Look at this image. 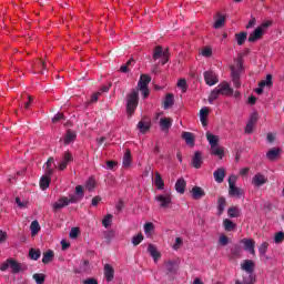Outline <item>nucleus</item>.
Masks as SVG:
<instances>
[{"label": "nucleus", "instance_id": "nucleus-1", "mask_svg": "<svg viewBox=\"0 0 284 284\" xmlns=\"http://www.w3.org/2000/svg\"><path fill=\"white\" fill-rule=\"evenodd\" d=\"M139 105V91L132 90L130 94L126 95V114L129 116H132L134 112L136 111V108Z\"/></svg>", "mask_w": 284, "mask_h": 284}, {"label": "nucleus", "instance_id": "nucleus-2", "mask_svg": "<svg viewBox=\"0 0 284 284\" xmlns=\"http://www.w3.org/2000/svg\"><path fill=\"white\" fill-rule=\"evenodd\" d=\"M153 59L158 61V59H162V65H165L168 61H170V49H164L161 45H156L153 50Z\"/></svg>", "mask_w": 284, "mask_h": 284}, {"label": "nucleus", "instance_id": "nucleus-3", "mask_svg": "<svg viewBox=\"0 0 284 284\" xmlns=\"http://www.w3.org/2000/svg\"><path fill=\"white\" fill-rule=\"evenodd\" d=\"M8 267L11 268L13 274H19L21 272V264L17 262L14 258H8L4 263L0 265V272H6Z\"/></svg>", "mask_w": 284, "mask_h": 284}, {"label": "nucleus", "instance_id": "nucleus-4", "mask_svg": "<svg viewBox=\"0 0 284 284\" xmlns=\"http://www.w3.org/2000/svg\"><path fill=\"white\" fill-rule=\"evenodd\" d=\"M229 194L237 199L243 195V190L236 186V175H231L229 179Z\"/></svg>", "mask_w": 284, "mask_h": 284}, {"label": "nucleus", "instance_id": "nucleus-5", "mask_svg": "<svg viewBox=\"0 0 284 284\" xmlns=\"http://www.w3.org/2000/svg\"><path fill=\"white\" fill-rule=\"evenodd\" d=\"M164 268L169 276H173L179 272V261L176 260H169L164 262Z\"/></svg>", "mask_w": 284, "mask_h": 284}, {"label": "nucleus", "instance_id": "nucleus-6", "mask_svg": "<svg viewBox=\"0 0 284 284\" xmlns=\"http://www.w3.org/2000/svg\"><path fill=\"white\" fill-rule=\"evenodd\" d=\"M215 89H217V92L222 97H230L231 94H234V89L231 88L227 82L220 83Z\"/></svg>", "mask_w": 284, "mask_h": 284}, {"label": "nucleus", "instance_id": "nucleus-7", "mask_svg": "<svg viewBox=\"0 0 284 284\" xmlns=\"http://www.w3.org/2000/svg\"><path fill=\"white\" fill-rule=\"evenodd\" d=\"M73 161H74V158L72 156V153L70 151H65L63 153L62 161L58 165V170H61L63 172V170L68 168V164L72 163Z\"/></svg>", "mask_w": 284, "mask_h": 284}, {"label": "nucleus", "instance_id": "nucleus-8", "mask_svg": "<svg viewBox=\"0 0 284 284\" xmlns=\"http://www.w3.org/2000/svg\"><path fill=\"white\" fill-rule=\"evenodd\" d=\"M204 81L206 85H216L219 83V78L214 71H205L204 72Z\"/></svg>", "mask_w": 284, "mask_h": 284}, {"label": "nucleus", "instance_id": "nucleus-9", "mask_svg": "<svg viewBox=\"0 0 284 284\" xmlns=\"http://www.w3.org/2000/svg\"><path fill=\"white\" fill-rule=\"evenodd\" d=\"M263 34V27H257L250 36H248V42L254 43L258 41V39H262Z\"/></svg>", "mask_w": 284, "mask_h": 284}, {"label": "nucleus", "instance_id": "nucleus-10", "mask_svg": "<svg viewBox=\"0 0 284 284\" xmlns=\"http://www.w3.org/2000/svg\"><path fill=\"white\" fill-rule=\"evenodd\" d=\"M68 196H62L52 204V210L53 212H59V210H63V207H68Z\"/></svg>", "mask_w": 284, "mask_h": 284}, {"label": "nucleus", "instance_id": "nucleus-11", "mask_svg": "<svg viewBox=\"0 0 284 284\" xmlns=\"http://www.w3.org/2000/svg\"><path fill=\"white\" fill-rule=\"evenodd\" d=\"M155 201L160 203V207H170L172 204V197L170 195H158L155 197Z\"/></svg>", "mask_w": 284, "mask_h": 284}, {"label": "nucleus", "instance_id": "nucleus-12", "mask_svg": "<svg viewBox=\"0 0 284 284\" xmlns=\"http://www.w3.org/2000/svg\"><path fill=\"white\" fill-rule=\"evenodd\" d=\"M265 183H267V178L261 173L255 174L252 179V184L256 187H261L265 185Z\"/></svg>", "mask_w": 284, "mask_h": 284}, {"label": "nucleus", "instance_id": "nucleus-13", "mask_svg": "<svg viewBox=\"0 0 284 284\" xmlns=\"http://www.w3.org/2000/svg\"><path fill=\"white\" fill-rule=\"evenodd\" d=\"M192 165L195 170H200L201 165H203V154L201 151H196L192 158Z\"/></svg>", "mask_w": 284, "mask_h": 284}, {"label": "nucleus", "instance_id": "nucleus-14", "mask_svg": "<svg viewBox=\"0 0 284 284\" xmlns=\"http://www.w3.org/2000/svg\"><path fill=\"white\" fill-rule=\"evenodd\" d=\"M191 194L194 201H199L200 199H203V196H205V191L201 186H193Z\"/></svg>", "mask_w": 284, "mask_h": 284}, {"label": "nucleus", "instance_id": "nucleus-15", "mask_svg": "<svg viewBox=\"0 0 284 284\" xmlns=\"http://www.w3.org/2000/svg\"><path fill=\"white\" fill-rule=\"evenodd\" d=\"M185 187H187V182H185V179H178L175 183V191L178 192V194H185Z\"/></svg>", "mask_w": 284, "mask_h": 284}, {"label": "nucleus", "instance_id": "nucleus-16", "mask_svg": "<svg viewBox=\"0 0 284 284\" xmlns=\"http://www.w3.org/2000/svg\"><path fill=\"white\" fill-rule=\"evenodd\" d=\"M104 277L106 278L108 283L114 281V268L112 267V265H104Z\"/></svg>", "mask_w": 284, "mask_h": 284}, {"label": "nucleus", "instance_id": "nucleus-17", "mask_svg": "<svg viewBox=\"0 0 284 284\" xmlns=\"http://www.w3.org/2000/svg\"><path fill=\"white\" fill-rule=\"evenodd\" d=\"M242 243L244 244V250L246 252H250V254H256V251L254 250L255 247V242L254 240H242Z\"/></svg>", "mask_w": 284, "mask_h": 284}, {"label": "nucleus", "instance_id": "nucleus-18", "mask_svg": "<svg viewBox=\"0 0 284 284\" xmlns=\"http://www.w3.org/2000/svg\"><path fill=\"white\" fill-rule=\"evenodd\" d=\"M148 252L150 256H152L154 263H156L159 258H161V253L159 252V250H156V246H154V244H149Z\"/></svg>", "mask_w": 284, "mask_h": 284}, {"label": "nucleus", "instance_id": "nucleus-19", "mask_svg": "<svg viewBox=\"0 0 284 284\" xmlns=\"http://www.w3.org/2000/svg\"><path fill=\"white\" fill-rule=\"evenodd\" d=\"M213 176L216 183H223V181H225V169H217L216 171H214Z\"/></svg>", "mask_w": 284, "mask_h": 284}, {"label": "nucleus", "instance_id": "nucleus-20", "mask_svg": "<svg viewBox=\"0 0 284 284\" xmlns=\"http://www.w3.org/2000/svg\"><path fill=\"white\" fill-rule=\"evenodd\" d=\"M206 140L209 141L210 145H211V150H214V148H216L219 145V136L206 132Z\"/></svg>", "mask_w": 284, "mask_h": 284}, {"label": "nucleus", "instance_id": "nucleus-21", "mask_svg": "<svg viewBox=\"0 0 284 284\" xmlns=\"http://www.w3.org/2000/svg\"><path fill=\"white\" fill-rule=\"evenodd\" d=\"M135 63L136 61L131 58L125 64L120 67V72H122L123 74H128V72H130L131 68H133Z\"/></svg>", "mask_w": 284, "mask_h": 284}, {"label": "nucleus", "instance_id": "nucleus-22", "mask_svg": "<svg viewBox=\"0 0 284 284\" xmlns=\"http://www.w3.org/2000/svg\"><path fill=\"white\" fill-rule=\"evenodd\" d=\"M52 163H54V158H49L43 165L47 176H52V173L54 172V170H52Z\"/></svg>", "mask_w": 284, "mask_h": 284}, {"label": "nucleus", "instance_id": "nucleus-23", "mask_svg": "<svg viewBox=\"0 0 284 284\" xmlns=\"http://www.w3.org/2000/svg\"><path fill=\"white\" fill-rule=\"evenodd\" d=\"M150 81H152V78H150V75L148 74H142L140 77V80L138 82L139 88H148V85H150Z\"/></svg>", "mask_w": 284, "mask_h": 284}, {"label": "nucleus", "instance_id": "nucleus-24", "mask_svg": "<svg viewBox=\"0 0 284 284\" xmlns=\"http://www.w3.org/2000/svg\"><path fill=\"white\" fill-rule=\"evenodd\" d=\"M172 118H161L160 128L161 130H170L172 128Z\"/></svg>", "mask_w": 284, "mask_h": 284}, {"label": "nucleus", "instance_id": "nucleus-25", "mask_svg": "<svg viewBox=\"0 0 284 284\" xmlns=\"http://www.w3.org/2000/svg\"><path fill=\"white\" fill-rule=\"evenodd\" d=\"M182 139L185 140L186 145H194V133L184 131L182 133Z\"/></svg>", "mask_w": 284, "mask_h": 284}, {"label": "nucleus", "instance_id": "nucleus-26", "mask_svg": "<svg viewBox=\"0 0 284 284\" xmlns=\"http://www.w3.org/2000/svg\"><path fill=\"white\" fill-rule=\"evenodd\" d=\"M122 165L123 168H130V165H132V152H130V150H126V152L124 153Z\"/></svg>", "mask_w": 284, "mask_h": 284}, {"label": "nucleus", "instance_id": "nucleus-27", "mask_svg": "<svg viewBox=\"0 0 284 284\" xmlns=\"http://www.w3.org/2000/svg\"><path fill=\"white\" fill-rule=\"evenodd\" d=\"M280 154H281V149H271L266 153V158L268 159V161H276Z\"/></svg>", "mask_w": 284, "mask_h": 284}, {"label": "nucleus", "instance_id": "nucleus-28", "mask_svg": "<svg viewBox=\"0 0 284 284\" xmlns=\"http://www.w3.org/2000/svg\"><path fill=\"white\" fill-rule=\"evenodd\" d=\"M138 128L142 134L150 132V121H144V120L140 121L138 123Z\"/></svg>", "mask_w": 284, "mask_h": 284}, {"label": "nucleus", "instance_id": "nucleus-29", "mask_svg": "<svg viewBox=\"0 0 284 284\" xmlns=\"http://www.w3.org/2000/svg\"><path fill=\"white\" fill-rule=\"evenodd\" d=\"M242 270H244V272H247V274H252V272H254V262L251 260H245L242 265Z\"/></svg>", "mask_w": 284, "mask_h": 284}, {"label": "nucleus", "instance_id": "nucleus-30", "mask_svg": "<svg viewBox=\"0 0 284 284\" xmlns=\"http://www.w3.org/2000/svg\"><path fill=\"white\" fill-rule=\"evenodd\" d=\"M30 230H31V236H37V234L41 232V225L39 224V221L37 220L32 221L30 225Z\"/></svg>", "mask_w": 284, "mask_h": 284}, {"label": "nucleus", "instance_id": "nucleus-31", "mask_svg": "<svg viewBox=\"0 0 284 284\" xmlns=\"http://www.w3.org/2000/svg\"><path fill=\"white\" fill-rule=\"evenodd\" d=\"M154 185L158 187V190H163L165 187V182H163V178L159 172L155 173Z\"/></svg>", "mask_w": 284, "mask_h": 284}, {"label": "nucleus", "instance_id": "nucleus-32", "mask_svg": "<svg viewBox=\"0 0 284 284\" xmlns=\"http://www.w3.org/2000/svg\"><path fill=\"white\" fill-rule=\"evenodd\" d=\"M225 205H227V201L225 200V197L220 196L217 199V212L220 215L225 212Z\"/></svg>", "mask_w": 284, "mask_h": 284}, {"label": "nucleus", "instance_id": "nucleus-33", "mask_svg": "<svg viewBox=\"0 0 284 284\" xmlns=\"http://www.w3.org/2000/svg\"><path fill=\"white\" fill-rule=\"evenodd\" d=\"M52 258H54V251L49 250L45 253H43L42 263L44 265H48V263H51Z\"/></svg>", "mask_w": 284, "mask_h": 284}, {"label": "nucleus", "instance_id": "nucleus-34", "mask_svg": "<svg viewBox=\"0 0 284 284\" xmlns=\"http://www.w3.org/2000/svg\"><path fill=\"white\" fill-rule=\"evenodd\" d=\"M50 176H52V175H48L45 173V175H43L40 179V187H41V190H48V187H50Z\"/></svg>", "mask_w": 284, "mask_h": 284}, {"label": "nucleus", "instance_id": "nucleus-35", "mask_svg": "<svg viewBox=\"0 0 284 284\" xmlns=\"http://www.w3.org/2000/svg\"><path fill=\"white\" fill-rule=\"evenodd\" d=\"M223 225L226 232H234V230H236V224L232 222V220L225 219Z\"/></svg>", "mask_w": 284, "mask_h": 284}, {"label": "nucleus", "instance_id": "nucleus-36", "mask_svg": "<svg viewBox=\"0 0 284 284\" xmlns=\"http://www.w3.org/2000/svg\"><path fill=\"white\" fill-rule=\"evenodd\" d=\"M74 139H77V133L74 131L68 130L64 138V145H70Z\"/></svg>", "mask_w": 284, "mask_h": 284}, {"label": "nucleus", "instance_id": "nucleus-37", "mask_svg": "<svg viewBox=\"0 0 284 284\" xmlns=\"http://www.w3.org/2000/svg\"><path fill=\"white\" fill-rule=\"evenodd\" d=\"M227 215L231 219H239L241 216V210H239L236 206L229 207Z\"/></svg>", "mask_w": 284, "mask_h": 284}, {"label": "nucleus", "instance_id": "nucleus-38", "mask_svg": "<svg viewBox=\"0 0 284 284\" xmlns=\"http://www.w3.org/2000/svg\"><path fill=\"white\" fill-rule=\"evenodd\" d=\"M235 39H236L237 45H243V43H245V41H247V32L242 31V32L235 34Z\"/></svg>", "mask_w": 284, "mask_h": 284}, {"label": "nucleus", "instance_id": "nucleus-39", "mask_svg": "<svg viewBox=\"0 0 284 284\" xmlns=\"http://www.w3.org/2000/svg\"><path fill=\"white\" fill-rule=\"evenodd\" d=\"M272 74H267L265 80L258 82V88H272Z\"/></svg>", "mask_w": 284, "mask_h": 284}, {"label": "nucleus", "instance_id": "nucleus-40", "mask_svg": "<svg viewBox=\"0 0 284 284\" xmlns=\"http://www.w3.org/2000/svg\"><path fill=\"white\" fill-rule=\"evenodd\" d=\"M29 257L31 261H39V258H41V250L30 248Z\"/></svg>", "mask_w": 284, "mask_h": 284}, {"label": "nucleus", "instance_id": "nucleus-41", "mask_svg": "<svg viewBox=\"0 0 284 284\" xmlns=\"http://www.w3.org/2000/svg\"><path fill=\"white\" fill-rule=\"evenodd\" d=\"M172 105H174V94L168 93L164 100V110H168V108H172Z\"/></svg>", "mask_w": 284, "mask_h": 284}, {"label": "nucleus", "instance_id": "nucleus-42", "mask_svg": "<svg viewBox=\"0 0 284 284\" xmlns=\"http://www.w3.org/2000/svg\"><path fill=\"white\" fill-rule=\"evenodd\" d=\"M223 26H225V16L219 13L214 23V28L219 30L220 28H223Z\"/></svg>", "mask_w": 284, "mask_h": 284}, {"label": "nucleus", "instance_id": "nucleus-43", "mask_svg": "<svg viewBox=\"0 0 284 284\" xmlns=\"http://www.w3.org/2000/svg\"><path fill=\"white\" fill-rule=\"evenodd\" d=\"M33 281H36L37 284H43L45 283V275L41 273L33 274Z\"/></svg>", "mask_w": 284, "mask_h": 284}, {"label": "nucleus", "instance_id": "nucleus-44", "mask_svg": "<svg viewBox=\"0 0 284 284\" xmlns=\"http://www.w3.org/2000/svg\"><path fill=\"white\" fill-rule=\"evenodd\" d=\"M142 242H143V233H140L132 237V244L134 245V247H136V245H141Z\"/></svg>", "mask_w": 284, "mask_h": 284}, {"label": "nucleus", "instance_id": "nucleus-45", "mask_svg": "<svg viewBox=\"0 0 284 284\" xmlns=\"http://www.w3.org/2000/svg\"><path fill=\"white\" fill-rule=\"evenodd\" d=\"M211 153L215 156H220V159H223V154H225V151L222 148L214 146V149H211Z\"/></svg>", "mask_w": 284, "mask_h": 284}, {"label": "nucleus", "instance_id": "nucleus-46", "mask_svg": "<svg viewBox=\"0 0 284 284\" xmlns=\"http://www.w3.org/2000/svg\"><path fill=\"white\" fill-rule=\"evenodd\" d=\"M270 247V243L267 242H263L260 247H258V252L261 256H265V254L267 253V248Z\"/></svg>", "mask_w": 284, "mask_h": 284}, {"label": "nucleus", "instance_id": "nucleus-47", "mask_svg": "<svg viewBox=\"0 0 284 284\" xmlns=\"http://www.w3.org/2000/svg\"><path fill=\"white\" fill-rule=\"evenodd\" d=\"M111 223H112V214H106L102 220L103 227L105 229L110 227Z\"/></svg>", "mask_w": 284, "mask_h": 284}, {"label": "nucleus", "instance_id": "nucleus-48", "mask_svg": "<svg viewBox=\"0 0 284 284\" xmlns=\"http://www.w3.org/2000/svg\"><path fill=\"white\" fill-rule=\"evenodd\" d=\"M94 187H97V181L94 180V178H90L87 181V190H89V192H92V190H94Z\"/></svg>", "mask_w": 284, "mask_h": 284}, {"label": "nucleus", "instance_id": "nucleus-49", "mask_svg": "<svg viewBox=\"0 0 284 284\" xmlns=\"http://www.w3.org/2000/svg\"><path fill=\"white\" fill-rule=\"evenodd\" d=\"M178 88H181L182 92H187V81L185 79H180L178 81Z\"/></svg>", "mask_w": 284, "mask_h": 284}, {"label": "nucleus", "instance_id": "nucleus-50", "mask_svg": "<svg viewBox=\"0 0 284 284\" xmlns=\"http://www.w3.org/2000/svg\"><path fill=\"white\" fill-rule=\"evenodd\" d=\"M283 241H284V233H283V231L277 232V233L275 234L274 242H275L277 245H281V243H283Z\"/></svg>", "mask_w": 284, "mask_h": 284}, {"label": "nucleus", "instance_id": "nucleus-51", "mask_svg": "<svg viewBox=\"0 0 284 284\" xmlns=\"http://www.w3.org/2000/svg\"><path fill=\"white\" fill-rule=\"evenodd\" d=\"M219 94L221 93H219L217 89L215 88L209 97V102L212 103V101H216V99H219Z\"/></svg>", "mask_w": 284, "mask_h": 284}, {"label": "nucleus", "instance_id": "nucleus-52", "mask_svg": "<svg viewBox=\"0 0 284 284\" xmlns=\"http://www.w3.org/2000/svg\"><path fill=\"white\" fill-rule=\"evenodd\" d=\"M153 230H154V223L148 222L144 224L145 234H150V232H153Z\"/></svg>", "mask_w": 284, "mask_h": 284}, {"label": "nucleus", "instance_id": "nucleus-53", "mask_svg": "<svg viewBox=\"0 0 284 284\" xmlns=\"http://www.w3.org/2000/svg\"><path fill=\"white\" fill-rule=\"evenodd\" d=\"M209 115H210V109L202 108L200 110V119H207Z\"/></svg>", "mask_w": 284, "mask_h": 284}, {"label": "nucleus", "instance_id": "nucleus-54", "mask_svg": "<svg viewBox=\"0 0 284 284\" xmlns=\"http://www.w3.org/2000/svg\"><path fill=\"white\" fill-rule=\"evenodd\" d=\"M70 239H78L79 237V227H72L69 233Z\"/></svg>", "mask_w": 284, "mask_h": 284}, {"label": "nucleus", "instance_id": "nucleus-55", "mask_svg": "<svg viewBox=\"0 0 284 284\" xmlns=\"http://www.w3.org/2000/svg\"><path fill=\"white\" fill-rule=\"evenodd\" d=\"M256 121H258V113L254 112L251 114L248 123L252 125H256Z\"/></svg>", "mask_w": 284, "mask_h": 284}, {"label": "nucleus", "instance_id": "nucleus-56", "mask_svg": "<svg viewBox=\"0 0 284 284\" xmlns=\"http://www.w3.org/2000/svg\"><path fill=\"white\" fill-rule=\"evenodd\" d=\"M231 74L232 79H241V72H239V70H236L234 67H231Z\"/></svg>", "mask_w": 284, "mask_h": 284}, {"label": "nucleus", "instance_id": "nucleus-57", "mask_svg": "<svg viewBox=\"0 0 284 284\" xmlns=\"http://www.w3.org/2000/svg\"><path fill=\"white\" fill-rule=\"evenodd\" d=\"M75 194H77V196H79V199H83L84 193H83V186L82 185L75 186Z\"/></svg>", "mask_w": 284, "mask_h": 284}, {"label": "nucleus", "instance_id": "nucleus-58", "mask_svg": "<svg viewBox=\"0 0 284 284\" xmlns=\"http://www.w3.org/2000/svg\"><path fill=\"white\" fill-rule=\"evenodd\" d=\"M79 201H81V197H79V195H70L68 197V204L70 205V203H79Z\"/></svg>", "mask_w": 284, "mask_h": 284}, {"label": "nucleus", "instance_id": "nucleus-59", "mask_svg": "<svg viewBox=\"0 0 284 284\" xmlns=\"http://www.w3.org/2000/svg\"><path fill=\"white\" fill-rule=\"evenodd\" d=\"M62 119H65V115L63 113H58L52 118V123H59Z\"/></svg>", "mask_w": 284, "mask_h": 284}, {"label": "nucleus", "instance_id": "nucleus-60", "mask_svg": "<svg viewBox=\"0 0 284 284\" xmlns=\"http://www.w3.org/2000/svg\"><path fill=\"white\" fill-rule=\"evenodd\" d=\"M183 245V239L182 237H176L175 243L173 245V250H179Z\"/></svg>", "mask_w": 284, "mask_h": 284}, {"label": "nucleus", "instance_id": "nucleus-61", "mask_svg": "<svg viewBox=\"0 0 284 284\" xmlns=\"http://www.w3.org/2000/svg\"><path fill=\"white\" fill-rule=\"evenodd\" d=\"M219 241H220V245H222L223 247H225V245L230 243V239L225 235H222Z\"/></svg>", "mask_w": 284, "mask_h": 284}, {"label": "nucleus", "instance_id": "nucleus-62", "mask_svg": "<svg viewBox=\"0 0 284 284\" xmlns=\"http://www.w3.org/2000/svg\"><path fill=\"white\" fill-rule=\"evenodd\" d=\"M202 57H206V58H210V57H212V49L211 48H204L203 50H202Z\"/></svg>", "mask_w": 284, "mask_h": 284}, {"label": "nucleus", "instance_id": "nucleus-63", "mask_svg": "<svg viewBox=\"0 0 284 284\" xmlns=\"http://www.w3.org/2000/svg\"><path fill=\"white\" fill-rule=\"evenodd\" d=\"M242 248L239 245H235L234 248H232L233 256H241Z\"/></svg>", "mask_w": 284, "mask_h": 284}, {"label": "nucleus", "instance_id": "nucleus-64", "mask_svg": "<svg viewBox=\"0 0 284 284\" xmlns=\"http://www.w3.org/2000/svg\"><path fill=\"white\" fill-rule=\"evenodd\" d=\"M235 284H254V282L252 281V275H250V280H243L241 282V280H236Z\"/></svg>", "mask_w": 284, "mask_h": 284}]
</instances>
